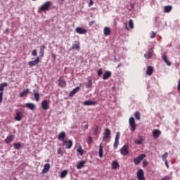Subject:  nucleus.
Returning <instances> with one entry per match:
<instances>
[{"label": "nucleus", "mask_w": 180, "mask_h": 180, "mask_svg": "<svg viewBox=\"0 0 180 180\" xmlns=\"http://www.w3.org/2000/svg\"><path fill=\"white\" fill-rule=\"evenodd\" d=\"M77 151L80 154V155H84V149H82V146H79Z\"/></svg>", "instance_id": "ea45409f"}, {"label": "nucleus", "mask_w": 180, "mask_h": 180, "mask_svg": "<svg viewBox=\"0 0 180 180\" xmlns=\"http://www.w3.org/2000/svg\"><path fill=\"white\" fill-rule=\"evenodd\" d=\"M107 139H110V129L106 128L103 132V140L105 141Z\"/></svg>", "instance_id": "9d476101"}, {"label": "nucleus", "mask_w": 180, "mask_h": 180, "mask_svg": "<svg viewBox=\"0 0 180 180\" xmlns=\"http://www.w3.org/2000/svg\"><path fill=\"white\" fill-rule=\"evenodd\" d=\"M154 70L153 69V67L151 66H148L147 70H146V74L147 75H153Z\"/></svg>", "instance_id": "7c9ffc66"}, {"label": "nucleus", "mask_w": 180, "mask_h": 180, "mask_svg": "<svg viewBox=\"0 0 180 180\" xmlns=\"http://www.w3.org/2000/svg\"><path fill=\"white\" fill-rule=\"evenodd\" d=\"M63 144H65V148L70 149L72 147V141H63Z\"/></svg>", "instance_id": "412c9836"}, {"label": "nucleus", "mask_w": 180, "mask_h": 180, "mask_svg": "<svg viewBox=\"0 0 180 180\" xmlns=\"http://www.w3.org/2000/svg\"><path fill=\"white\" fill-rule=\"evenodd\" d=\"M44 50H46V46L41 45L39 49V57L41 58H42V57H44Z\"/></svg>", "instance_id": "aec40b11"}, {"label": "nucleus", "mask_w": 180, "mask_h": 180, "mask_svg": "<svg viewBox=\"0 0 180 180\" xmlns=\"http://www.w3.org/2000/svg\"><path fill=\"white\" fill-rule=\"evenodd\" d=\"M177 89L180 91V79L179 80L178 86H177Z\"/></svg>", "instance_id": "5fc2aeb1"}, {"label": "nucleus", "mask_w": 180, "mask_h": 180, "mask_svg": "<svg viewBox=\"0 0 180 180\" xmlns=\"http://www.w3.org/2000/svg\"><path fill=\"white\" fill-rule=\"evenodd\" d=\"M88 144H89V145L92 144V137L91 136L88 137Z\"/></svg>", "instance_id": "09e8293b"}, {"label": "nucleus", "mask_w": 180, "mask_h": 180, "mask_svg": "<svg viewBox=\"0 0 180 180\" xmlns=\"http://www.w3.org/2000/svg\"><path fill=\"white\" fill-rule=\"evenodd\" d=\"M98 155L100 158H102V157H103V148H102L101 143L99 146Z\"/></svg>", "instance_id": "473e14b6"}, {"label": "nucleus", "mask_w": 180, "mask_h": 180, "mask_svg": "<svg viewBox=\"0 0 180 180\" xmlns=\"http://www.w3.org/2000/svg\"><path fill=\"white\" fill-rule=\"evenodd\" d=\"M63 153V149L61 148H59L58 149V154H61Z\"/></svg>", "instance_id": "3c124183"}, {"label": "nucleus", "mask_w": 180, "mask_h": 180, "mask_svg": "<svg viewBox=\"0 0 180 180\" xmlns=\"http://www.w3.org/2000/svg\"><path fill=\"white\" fill-rule=\"evenodd\" d=\"M168 158V153H165L163 155H162V160H163V161H167V158Z\"/></svg>", "instance_id": "37998d69"}, {"label": "nucleus", "mask_w": 180, "mask_h": 180, "mask_svg": "<svg viewBox=\"0 0 180 180\" xmlns=\"http://www.w3.org/2000/svg\"><path fill=\"white\" fill-rule=\"evenodd\" d=\"M22 148V143L20 142L14 143L15 150H20Z\"/></svg>", "instance_id": "f704fd0d"}, {"label": "nucleus", "mask_w": 180, "mask_h": 180, "mask_svg": "<svg viewBox=\"0 0 180 180\" xmlns=\"http://www.w3.org/2000/svg\"><path fill=\"white\" fill-rule=\"evenodd\" d=\"M120 139V132H117L114 143V148H116L119 146V140Z\"/></svg>", "instance_id": "9b49d317"}, {"label": "nucleus", "mask_w": 180, "mask_h": 180, "mask_svg": "<svg viewBox=\"0 0 180 180\" xmlns=\"http://www.w3.org/2000/svg\"><path fill=\"white\" fill-rule=\"evenodd\" d=\"M8 86V83L4 82L0 84V103H2L4 100V89Z\"/></svg>", "instance_id": "f257e3e1"}, {"label": "nucleus", "mask_w": 180, "mask_h": 180, "mask_svg": "<svg viewBox=\"0 0 180 180\" xmlns=\"http://www.w3.org/2000/svg\"><path fill=\"white\" fill-rule=\"evenodd\" d=\"M146 58H151L153 57V49H150L147 53L144 54Z\"/></svg>", "instance_id": "a878e982"}, {"label": "nucleus", "mask_w": 180, "mask_h": 180, "mask_svg": "<svg viewBox=\"0 0 180 180\" xmlns=\"http://www.w3.org/2000/svg\"><path fill=\"white\" fill-rule=\"evenodd\" d=\"M131 6H132V8H133V6H134V4H131Z\"/></svg>", "instance_id": "13d9d810"}, {"label": "nucleus", "mask_w": 180, "mask_h": 180, "mask_svg": "<svg viewBox=\"0 0 180 180\" xmlns=\"http://www.w3.org/2000/svg\"><path fill=\"white\" fill-rule=\"evenodd\" d=\"M97 102L96 101H86L84 102V106H91L96 105Z\"/></svg>", "instance_id": "5701e85b"}, {"label": "nucleus", "mask_w": 180, "mask_h": 180, "mask_svg": "<svg viewBox=\"0 0 180 180\" xmlns=\"http://www.w3.org/2000/svg\"><path fill=\"white\" fill-rule=\"evenodd\" d=\"M155 36H157V33L152 32L150 33V39H155Z\"/></svg>", "instance_id": "a18cd8bd"}, {"label": "nucleus", "mask_w": 180, "mask_h": 180, "mask_svg": "<svg viewBox=\"0 0 180 180\" xmlns=\"http://www.w3.org/2000/svg\"><path fill=\"white\" fill-rule=\"evenodd\" d=\"M41 108H42L43 110H49V101L47 100H44L42 101Z\"/></svg>", "instance_id": "dca6fc26"}, {"label": "nucleus", "mask_w": 180, "mask_h": 180, "mask_svg": "<svg viewBox=\"0 0 180 180\" xmlns=\"http://www.w3.org/2000/svg\"><path fill=\"white\" fill-rule=\"evenodd\" d=\"M25 106L30 109V110H34L36 109V105L33 103H25Z\"/></svg>", "instance_id": "f3484780"}, {"label": "nucleus", "mask_w": 180, "mask_h": 180, "mask_svg": "<svg viewBox=\"0 0 180 180\" xmlns=\"http://www.w3.org/2000/svg\"><path fill=\"white\" fill-rule=\"evenodd\" d=\"M89 6H92V5H94V1L92 0H89Z\"/></svg>", "instance_id": "603ef678"}, {"label": "nucleus", "mask_w": 180, "mask_h": 180, "mask_svg": "<svg viewBox=\"0 0 180 180\" xmlns=\"http://www.w3.org/2000/svg\"><path fill=\"white\" fill-rule=\"evenodd\" d=\"M6 33H9V29H7V30H6Z\"/></svg>", "instance_id": "4d7b16f0"}, {"label": "nucleus", "mask_w": 180, "mask_h": 180, "mask_svg": "<svg viewBox=\"0 0 180 180\" xmlns=\"http://www.w3.org/2000/svg\"><path fill=\"white\" fill-rule=\"evenodd\" d=\"M85 162H86L85 160H82L79 162L76 165V168L77 169H81V168H82V167H84V165H85Z\"/></svg>", "instance_id": "bb28decb"}, {"label": "nucleus", "mask_w": 180, "mask_h": 180, "mask_svg": "<svg viewBox=\"0 0 180 180\" xmlns=\"http://www.w3.org/2000/svg\"><path fill=\"white\" fill-rule=\"evenodd\" d=\"M112 169H116L117 168H119V162H117V161H112Z\"/></svg>", "instance_id": "c9c22d12"}, {"label": "nucleus", "mask_w": 180, "mask_h": 180, "mask_svg": "<svg viewBox=\"0 0 180 180\" xmlns=\"http://www.w3.org/2000/svg\"><path fill=\"white\" fill-rule=\"evenodd\" d=\"M40 63V57H37L34 60H32L28 62V65L30 67H36Z\"/></svg>", "instance_id": "6e6552de"}, {"label": "nucleus", "mask_w": 180, "mask_h": 180, "mask_svg": "<svg viewBox=\"0 0 180 180\" xmlns=\"http://www.w3.org/2000/svg\"><path fill=\"white\" fill-rule=\"evenodd\" d=\"M31 54H32V56L33 57H37V49L32 50Z\"/></svg>", "instance_id": "c03bdc74"}, {"label": "nucleus", "mask_w": 180, "mask_h": 180, "mask_svg": "<svg viewBox=\"0 0 180 180\" xmlns=\"http://www.w3.org/2000/svg\"><path fill=\"white\" fill-rule=\"evenodd\" d=\"M140 116H141V114L139 112H136L135 114H134V117H135V119H136L137 120H140Z\"/></svg>", "instance_id": "79ce46f5"}, {"label": "nucleus", "mask_w": 180, "mask_h": 180, "mask_svg": "<svg viewBox=\"0 0 180 180\" xmlns=\"http://www.w3.org/2000/svg\"><path fill=\"white\" fill-rule=\"evenodd\" d=\"M103 70L102 69H98V70L97 71V75H98V77H101V75H102L103 74Z\"/></svg>", "instance_id": "49530a36"}, {"label": "nucleus", "mask_w": 180, "mask_h": 180, "mask_svg": "<svg viewBox=\"0 0 180 180\" xmlns=\"http://www.w3.org/2000/svg\"><path fill=\"white\" fill-rule=\"evenodd\" d=\"M49 169H50V164L46 163L44 166V168L41 171V174H47V172H49Z\"/></svg>", "instance_id": "6ab92c4d"}, {"label": "nucleus", "mask_w": 180, "mask_h": 180, "mask_svg": "<svg viewBox=\"0 0 180 180\" xmlns=\"http://www.w3.org/2000/svg\"><path fill=\"white\" fill-rule=\"evenodd\" d=\"M58 139L61 141H64V139H65V132L64 131L60 132L58 136Z\"/></svg>", "instance_id": "cd10ccee"}, {"label": "nucleus", "mask_w": 180, "mask_h": 180, "mask_svg": "<svg viewBox=\"0 0 180 180\" xmlns=\"http://www.w3.org/2000/svg\"><path fill=\"white\" fill-rule=\"evenodd\" d=\"M58 81L59 86H61V87L67 86V82H65V80H64V78H63V77H60V79Z\"/></svg>", "instance_id": "4468645a"}, {"label": "nucleus", "mask_w": 180, "mask_h": 180, "mask_svg": "<svg viewBox=\"0 0 180 180\" xmlns=\"http://www.w3.org/2000/svg\"><path fill=\"white\" fill-rule=\"evenodd\" d=\"M75 32L76 33H78V34H86V33H88V30L80 27H77L75 28Z\"/></svg>", "instance_id": "0eeeda50"}, {"label": "nucleus", "mask_w": 180, "mask_h": 180, "mask_svg": "<svg viewBox=\"0 0 180 180\" xmlns=\"http://www.w3.org/2000/svg\"><path fill=\"white\" fill-rule=\"evenodd\" d=\"M92 86V80L89 79L88 82L86 84V88H91Z\"/></svg>", "instance_id": "a19ab883"}, {"label": "nucleus", "mask_w": 180, "mask_h": 180, "mask_svg": "<svg viewBox=\"0 0 180 180\" xmlns=\"http://www.w3.org/2000/svg\"><path fill=\"white\" fill-rule=\"evenodd\" d=\"M79 89H81L79 86H77L76 88L73 89L72 91H70L69 96H74V95H75V94H77Z\"/></svg>", "instance_id": "393cba45"}, {"label": "nucleus", "mask_w": 180, "mask_h": 180, "mask_svg": "<svg viewBox=\"0 0 180 180\" xmlns=\"http://www.w3.org/2000/svg\"><path fill=\"white\" fill-rule=\"evenodd\" d=\"M50 5H51V1H46L45 2L44 4H43L40 8H39V11L40 12H47L49 9H50Z\"/></svg>", "instance_id": "f03ea898"}, {"label": "nucleus", "mask_w": 180, "mask_h": 180, "mask_svg": "<svg viewBox=\"0 0 180 180\" xmlns=\"http://www.w3.org/2000/svg\"><path fill=\"white\" fill-rule=\"evenodd\" d=\"M171 11H172V6H165L164 7V12L165 13H169V12H171Z\"/></svg>", "instance_id": "c85d7f7f"}, {"label": "nucleus", "mask_w": 180, "mask_h": 180, "mask_svg": "<svg viewBox=\"0 0 180 180\" xmlns=\"http://www.w3.org/2000/svg\"><path fill=\"white\" fill-rule=\"evenodd\" d=\"M88 127H89V125L88 124H85V125H84L83 129L84 130H88Z\"/></svg>", "instance_id": "864d4df0"}, {"label": "nucleus", "mask_w": 180, "mask_h": 180, "mask_svg": "<svg viewBox=\"0 0 180 180\" xmlns=\"http://www.w3.org/2000/svg\"><path fill=\"white\" fill-rule=\"evenodd\" d=\"M100 134L101 132L99 131V126L96 125L94 128V136H96V137H98Z\"/></svg>", "instance_id": "2f4dec72"}, {"label": "nucleus", "mask_w": 180, "mask_h": 180, "mask_svg": "<svg viewBox=\"0 0 180 180\" xmlns=\"http://www.w3.org/2000/svg\"><path fill=\"white\" fill-rule=\"evenodd\" d=\"M129 29H133L134 27V25L133 23H125V28L127 29V30H129Z\"/></svg>", "instance_id": "58836bf2"}, {"label": "nucleus", "mask_w": 180, "mask_h": 180, "mask_svg": "<svg viewBox=\"0 0 180 180\" xmlns=\"http://www.w3.org/2000/svg\"><path fill=\"white\" fill-rule=\"evenodd\" d=\"M153 136L154 139H158V137H160V136H161V131H160L158 129L153 130Z\"/></svg>", "instance_id": "a211bd4d"}, {"label": "nucleus", "mask_w": 180, "mask_h": 180, "mask_svg": "<svg viewBox=\"0 0 180 180\" xmlns=\"http://www.w3.org/2000/svg\"><path fill=\"white\" fill-rule=\"evenodd\" d=\"M146 165H148V162L146 160L143 161V167H146Z\"/></svg>", "instance_id": "de8ad7c7"}, {"label": "nucleus", "mask_w": 180, "mask_h": 180, "mask_svg": "<svg viewBox=\"0 0 180 180\" xmlns=\"http://www.w3.org/2000/svg\"><path fill=\"white\" fill-rule=\"evenodd\" d=\"M22 117H23V112L17 111L15 116L14 117V120L16 122H20V120H22Z\"/></svg>", "instance_id": "1a4fd4ad"}, {"label": "nucleus", "mask_w": 180, "mask_h": 180, "mask_svg": "<svg viewBox=\"0 0 180 180\" xmlns=\"http://www.w3.org/2000/svg\"><path fill=\"white\" fill-rule=\"evenodd\" d=\"M144 158H146V154H141L138 158L134 159V163L135 165H139Z\"/></svg>", "instance_id": "39448f33"}, {"label": "nucleus", "mask_w": 180, "mask_h": 180, "mask_svg": "<svg viewBox=\"0 0 180 180\" xmlns=\"http://www.w3.org/2000/svg\"><path fill=\"white\" fill-rule=\"evenodd\" d=\"M164 162H165V165L167 167V168H169V165H168V161L164 160Z\"/></svg>", "instance_id": "8fccbe9b"}, {"label": "nucleus", "mask_w": 180, "mask_h": 180, "mask_svg": "<svg viewBox=\"0 0 180 180\" xmlns=\"http://www.w3.org/2000/svg\"><path fill=\"white\" fill-rule=\"evenodd\" d=\"M110 28L109 27H105L103 29L104 36L108 37L110 35Z\"/></svg>", "instance_id": "b1692460"}, {"label": "nucleus", "mask_w": 180, "mask_h": 180, "mask_svg": "<svg viewBox=\"0 0 180 180\" xmlns=\"http://www.w3.org/2000/svg\"><path fill=\"white\" fill-rule=\"evenodd\" d=\"M68 174V171L67 169L62 171L60 172V178H65Z\"/></svg>", "instance_id": "4c0bfd02"}, {"label": "nucleus", "mask_w": 180, "mask_h": 180, "mask_svg": "<svg viewBox=\"0 0 180 180\" xmlns=\"http://www.w3.org/2000/svg\"><path fill=\"white\" fill-rule=\"evenodd\" d=\"M29 92V89H24L20 94V98H23V96H25Z\"/></svg>", "instance_id": "72a5a7b5"}, {"label": "nucleus", "mask_w": 180, "mask_h": 180, "mask_svg": "<svg viewBox=\"0 0 180 180\" xmlns=\"http://www.w3.org/2000/svg\"><path fill=\"white\" fill-rule=\"evenodd\" d=\"M79 49H81L79 41H75L74 44H72L71 50H79Z\"/></svg>", "instance_id": "2eb2a0df"}, {"label": "nucleus", "mask_w": 180, "mask_h": 180, "mask_svg": "<svg viewBox=\"0 0 180 180\" xmlns=\"http://www.w3.org/2000/svg\"><path fill=\"white\" fill-rule=\"evenodd\" d=\"M14 139H15L14 135H9L5 139L4 141H5L6 144H11V143H12V141H13Z\"/></svg>", "instance_id": "f8f14e48"}, {"label": "nucleus", "mask_w": 180, "mask_h": 180, "mask_svg": "<svg viewBox=\"0 0 180 180\" xmlns=\"http://www.w3.org/2000/svg\"><path fill=\"white\" fill-rule=\"evenodd\" d=\"M120 151L122 155H129V145L125 144L124 146H122Z\"/></svg>", "instance_id": "20e7f679"}, {"label": "nucleus", "mask_w": 180, "mask_h": 180, "mask_svg": "<svg viewBox=\"0 0 180 180\" xmlns=\"http://www.w3.org/2000/svg\"><path fill=\"white\" fill-rule=\"evenodd\" d=\"M129 23H133V20H129Z\"/></svg>", "instance_id": "6e6d98bb"}, {"label": "nucleus", "mask_w": 180, "mask_h": 180, "mask_svg": "<svg viewBox=\"0 0 180 180\" xmlns=\"http://www.w3.org/2000/svg\"><path fill=\"white\" fill-rule=\"evenodd\" d=\"M143 140L141 136H139V139L134 140V142L137 145L143 144Z\"/></svg>", "instance_id": "c756f323"}, {"label": "nucleus", "mask_w": 180, "mask_h": 180, "mask_svg": "<svg viewBox=\"0 0 180 180\" xmlns=\"http://www.w3.org/2000/svg\"><path fill=\"white\" fill-rule=\"evenodd\" d=\"M136 176L138 180H146V177L144 176V170L139 169L136 173Z\"/></svg>", "instance_id": "423d86ee"}, {"label": "nucleus", "mask_w": 180, "mask_h": 180, "mask_svg": "<svg viewBox=\"0 0 180 180\" xmlns=\"http://www.w3.org/2000/svg\"><path fill=\"white\" fill-rule=\"evenodd\" d=\"M129 126L131 127V130L132 131H136V120L134 117H131L129 120Z\"/></svg>", "instance_id": "7ed1b4c3"}, {"label": "nucleus", "mask_w": 180, "mask_h": 180, "mask_svg": "<svg viewBox=\"0 0 180 180\" xmlns=\"http://www.w3.org/2000/svg\"><path fill=\"white\" fill-rule=\"evenodd\" d=\"M34 98L36 102H39L40 101V93H39V90L34 89Z\"/></svg>", "instance_id": "ddd939ff"}, {"label": "nucleus", "mask_w": 180, "mask_h": 180, "mask_svg": "<svg viewBox=\"0 0 180 180\" xmlns=\"http://www.w3.org/2000/svg\"><path fill=\"white\" fill-rule=\"evenodd\" d=\"M162 60L163 61H165V63H166V64H167L168 65H171V63L168 61V58H167V55H165V53L162 55Z\"/></svg>", "instance_id": "e433bc0d"}, {"label": "nucleus", "mask_w": 180, "mask_h": 180, "mask_svg": "<svg viewBox=\"0 0 180 180\" xmlns=\"http://www.w3.org/2000/svg\"><path fill=\"white\" fill-rule=\"evenodd\" d=\"M110 77H112V72H110L109 71H105L103 76V79H104V80L109 79V78H110Z\"/></svg>", "instance_id": "4be33fe9"}]
</instances>
